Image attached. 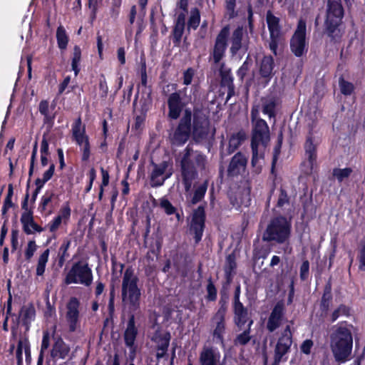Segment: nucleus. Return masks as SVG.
Segmentation results:
<instances>
[{
    "label": "nucleus",
    "instance_id": "nucleus-1",
    "mask_svg": "<svg viewBox=\"0 0 365 365\" xmlns=\"http://www.w3.org/2000/svg\"><path fill=\"white\" fill-rule=\"evenodd\" d=\"M259 110L253 107L251 110L252 123L251 149V166L253 172L259 174L265 163V153L270 142L269 128L266 121L259 118Z\"/></svg>",
    "mask_w": 365,
    "mask_h": 365
},
{
    "label": "nucleus",
    "instance_id": "nucleus-2",
    "mask_svg": "<svg viewBox=\"0 0 365 365\" xmlns=\"http://www.w3.org/2000/svg\"><path fill=\"white\" fill-rule=\"evenodd\" d=\"M182 182L186 192L190 190L193 181L197 178V168H204L206 158L188 145L179 154Z\"/></svg>",
    "mask_w": 365,
    "mask_h": 365
},
{
    "label": "nucleus",
    "instance_id": "nucleus-3",
    "mask_svg": "<svg viewBox=\"0 0 365 365\" xmlns=\"http://www.w3.org/2000/svg\"><path fill=\"white\" fill-rule=\"evenodd\" d=\"M353 338L346 324L332 327L330 334V347L336 361L345 362L351 353Z\"/></svg>",
    "mask_w": 365,
    "mask_h": 365
},
{
    "label": "nucleus",
    "instance_id": "nucleus-4",
    "mask_svg": "<svg viewBox=\"0 0 365 365\" xmlns=\"http://www.w3.org/2000/svg\"><path fill=\"white\" fill-rule=\"evenodd\" d=\"M344 16L341 0H328L325 20V33L331 40L339 41L343 35L339 28Z\"/></svg>",
    "mask_w": 365,
    "mask_h": 365
},
{
    "label": "nucleus",
    "instance_id": "nucleus-5",
    "mask_svg": "<svg viewBox=\"0 0 365 365\" xmlns=\"http://www.w3.org/2000/svg\"><path fill=\"white\" fill-rule=\"evenodd\" d=\"M138 278L131 268L123 273L122 281V299L133 309L138 308L140 299V289L138 286Z\"/></svg>",
    "mask_w": 365,
    "mask_h": 365
},
{
    "label": "nucleus",
    "instance_id": "nucleus-6",
    "mask_svg": "<svg viewBox=\"0 0 365 365\" xmlns=\"http://www.w3.org/2000/svg\"><path fill=\"white\" fill-rule=\"evenodd\" d=\"M290 232L291 222L284 217H277L268 224L263 233L262 240L282 244L289 240Z\"/></svg>",
    "mask_w": 365,
    "mask_h": 365
},
{
    "label": "nucleus",
    "instance_id": "nucleus-7",
    "mask_svg": "<svg viewBox=\"0 0 365 365\" xmlns=\"http://www.w3.org/2000/svg\"><path fill=\"white\" fill-rule=\"evenodd\" d=\"M266 22L269 34L267 40L268 46L277 56L278 49L282 47L284 43V33L280 24V19L272 11H268L266 14Z\"/></svg>",
    "mask_w": 365,
    "mask_h": 365
},
{
    "label": "nucleus",
    "instance_id": "nucleus-8",
    "mask_svg": "<svg viewBox=\"0 0 365 365\" xmlns=\"http://www.w3.org/2000/svg\"><path fill=\"white\" fill-rule=\"evenodd\" d=\"M192 111L185 109L178 125L170 133L169 138L172 145L182 146L185 144L191 135Z\"/></svg>",
    "mask_w": 365,
    "mask_h": 365
},
{
    "label": "nucleus",
    "instance_id": "nucleus-9",
    "mask_svg": "<svg viewBox=\"0 0 365 365\" xmlns=\"http://www.w3.org/2000/svg\"><path fill=\"white\" fill-rule=\"evenodd\" d=\"M307 127L308 133L304 144V150L310 168L312 169L317 160V146L319 144V129L317 121L312 117L307 118Z\"/></svg>",
    "mask_w": 365,
    "mask_h": 365
},
{
    "label": "nucleus",
    "instance_id": "nucleus-10",
    "mask_svg": "<svg viewBox=\"0 0 365 365\" xmlns=\"http://www.w3.org/2000/svg\"><path fill=\"white\" fill-rule=\"evenodd\" d=\"M92 280V271L88 264L76 262L67 273L65 283L66 284H81L88 287L91 284Z\"/></svg>",
    "mask_w": 365,
    "mask_h": 365
},
{
    "label": "nucleus",
    "instance_id": "nucleus-11",
    "mask_svg": "<svg viewBox=\"0 0 365 365\" xmlns=\"http://www.w3.org/2000/svg\"><path fill=\"white\" fill-rule=\"evenodd\" d=\"M306 21L301 19L298 21L297 27L290 41V48L292 53L298 57L302 56L307 51L306 43Z\"/></svg>",
    "mask_w": 365,
    "mask_h": 365
},
{
    "label": "nucleus",
    "instance_id": "nucleus-12",
    "mask_svg": "<svg viewBox=\"0 0 365 365\" xmlns=\"http://www.w3.org/2000/svg\"><path fill=\"white\" fill-rule=\"evenodd\" d=\"M220 308L211 319V326L214 339H217L220 343H223L227 304L226 301L220 299Z\"/></svg>",
    "mask_w": 365,
    "mask_h": 365
},
{
    "label": "nucleus",
    "instance_id": "nucleus-13",
    "mask_svg": "<svg viewBox=\"0 0 365 365\" xmlns=\"http://www.w3.org/2000/svg\"><path fill=\"white\" fill-rule=\"evenodd\" d=\"M192 136L196 142H201L212 137L214 132L210 131L209 120L203 115L194 114Z\"/></svg>",
    "mask_w": 365,
    "mask_h": 365
},
{
    "label": "nucleus",
    "instance_id": "nucleus-14",
    "mask_svg": "<svg viewBox=\"0 0 365 365\" xmlns=\"http://www.w3.org/2000/svg\"><path fill=\"white\" fill-rule=\"evenodd\" d=\"M205 221V207L200 205L193 211L190 225V232L192 235H194L196 243H198L202 239Z\"/></svg>",
    "mask_w": 365,
    "mask_h": 365
},
{
    "label": "nucleus",
    "instance_id": "nucleus-15",
    "mask_svg": "<svg viewBox=\"0 0 365 365\" xmlns=\"http://www.w3.org/2000/svg\"><path fill=\"white\" fill-rule=\"evenodd\" d=\"M292 344V334L290 330V326L287 324L275 345L274 356H277V359H287L286 355L289 351Z\"/></svg>",
    "mask_w": 365,
    "mask_h": 365
},
{
    "label": "nucleus",
    "instance_id": "nucleus-16",
    "mask_svg": "<svg viewBox=\"0 0 365 365\" xmlns=\"http://www.w3.org/2000/svg\"><path fill=\"white\" fill-rule=\"evenodd\" d=\"M80 301L76 297H71L67 302L66 320L70 331H75L79 327Z\"/></svg>",
    "mask_w": 365,
    "mask_h": 365
},
{
    "label": "nucleus",
    "instance_id": "nucleus-17",
    "mask_svg": "<svg viewBox=\"0 0 365 365\" xmlns=\"http://www.w3.org/2000/svg\"><path fill=\"white\" fill-rule=\"evenodd\" d=\"M285 322H287V319L285 317L284 304L282 302H278L269 316L267 329L269 331L273 332Z\"/></svg>",
    "mask_w": 365,
    "mask_h": 365
},
{
    "label": "nucleus",
    "instance_id": "nucleus-18",
    "mask_svg": "<svg viewBox=\"0 0 365 365\" xmlns=\"http://www.w3.org/2000/svg\"><path fill=\"white\" fill-rule=\"evenodd\" d=\"M200 365H222L221 354L217 348L204 346L199 355Z\"/></svg>",
    "mask_w": 365,
    "mask_h": 365
},
{
    "label": "nucleus",
    "instance_id": "nucleus-19",
    "mask_svg": "<svg viewBox=\"0 0 365 365\" xmlns=\"http://www.w3.org/2000/svg\"><path fill=\"white\" fill-rule=\"evenodd\" d=\"M167 102L168 107V117L172 120L178 119L185 106L180 93L175 92L169 95Z\"/></svg>",
    "mask_w": 365,
    "mask_h": 365
},
{
    "label": "nucleus",
    "instance_id": "nucleus-20",
    "mask_svg": "<svg viewBox=\"0 0 365 365\" xmlns=\"http://www.w3.org/2000/svg\"><path fill=\"white\" fill-rule=\"evenodd\" d=\"M229 33V27L225 26L216 38L212 53L213 60L215 63H219L224 56L227 48V39Z\"/></svg>",
    "mask_w": 365,
    "mask_h": 365
},
{
    "label": "nucleus",
    "instance_id": "nucleus-21",
    "mask_svg": "<svg viewBox=\"0 0 365 365\" xmlns=\"http://www.w3.org/2000/svg\"><path fill=\"white\" fill-rule=\"evenodd\" d=\"M170 334L168 331H156L151 338L152 341L155 344L157 349L156 357L159 360L165 356L168 351L170 341Z\"/></svg>",
    "mask_w": 365,
    "mask_h": 365
},
{
    "label": "nucleus",
    "instance_id": "nucleus-22",
    "mask_svg": "<svg viewBox=\"0 0 365 365\" xmlns=\"http://www.w3.org/2000/svg\"><path fill=\"white\" fill-rule=\"evenodd\" d=\"M168 163L163 161L160 164H154L151 173L150 182L153 187L161 186L165 180L168 179L171 173H166Z\"/></svg>",
    "mask_w": 365,
    "mask_h": 365
},
{
    "label": "nucleus",
    "instance_id": "nucleus-23",
    "mask_svg": "<svg viewBox=\"0 0 365 365\" xmlns=\"http://www.w3.org/2000/svg\"><path fill=\"white\" fill-rule=\"evenodd\" d=\"M36 318V309L33 304H27L21 307L19 312V323L25 327V331L30 329L31 323Z\"/></svg>",
    "mask_w": 365,
    "mask_h": 365
},
{
    "label": "nucleus",
    "instance_id": "nucleus-24",
    "mask_svg": "<svg viewBox=\"0 0 365 365\" xmlns=\"http://www.w3.org/2000/svg\"><path fill=\"white\" fill-rule=\"evenodd\" d=\"M247 163V158L242 153H237L232 157L229 165L228 175L231 176L240 175L245 170Z\"/></svg>",
    "mask_w": 365,
    "mask_h": 365
},
{
    "label": "nucleus",
    "instance_id": "nucleus-25",
    "mask_svg": "<svg viewBox=\"0 0 365 365\" xmlns=\"http://www.w3.org/2000/svg\"><path fill=\"white\" fill-rule=\"evenodd\" d=\"M72 138L79 146L89 141V138L86 133V127L82 124L81 119L78 118L72 125Z\"/></svg>",
    "mask_w": 365,
    "mask_h": 365
},
{
    "label": "nucleus",
    "instance_id": "nucleus-26",
    "mask_svg": "<svg viewBox=\"0 0 365 365\" xmlns=\"http://www.w3.org/2000/svg\"><path fill=\"white\" fill-rule=\"evenodd\" d=\"M21 222L24 232L27 235L34 234L35 232H41L43 231V228L34 222L33 212H24L21 217Z\"/></svg>",
    "mask_w": 365,
    "mask_h": 365
},
{
    "label": "nucleus",
    "instance_id": "nucleus-27",
    "mask_svg": "<svg viewBox=\"0 0 365 365\" xmlns=\"http://www.w3.org/2000/svg\"><path fill=\"white\" fill-rule=\"evenodd\" d=\"M137 334L138 329L135 324V317L134 315H131L124 332V340L127 346L131 349L133 348Z\"/></svg>",
    "mask_w": 365,
    "mask_h": 365
},
{
    "label": "nucleus",
    "instance_id": "nucleus-28",
    "mask_svg": "<svg viewBox=\"0 0 365 365\" xmlns=\"http://www.w3.org/2000/svg\"><path fill=\"white\" fill-rule=\"evenodd\" d=\"M23 351H24L25 353L26 360L28 361L31 356V351L29 341L26 336L21 337L18 341L16 350L17 365H23Z\"/></svg>",
    "mask_w": 365,
    "mask_h": 365
},
{
    "label": "nucleus",
    "instance_id": "nucleus-29",
    "mask_svg": "<svg viewBox=\"0 0 365 365\" xmlns=\"http://www.w3.org/2000/svg\"><path fill=\"white\" fill-rule=\"evenodd\" d=\"M69 352L70 347L62 339H56L51 350V356L63 359L68 355Z\"/></svg>",
    "mask_w": 365,
    "mask_h": 365
},
{
    "label": "nucleus",
    "instance_id": "nucleus-30",
    "mask_svg": "<svg viewBox=\"0 0 365 365\" xmlns=\"http://www.w3.org/2000/svg\"><path fill=\"white\" fill-rule=\"evenodd\" d=\"M235 323L241 329L248 322V314L242 304H234Z\"/></svg>",
    "mask_w": 365,
    "mask_h": 365
},
{
    "label": "nucleus",
    "instance_id": "nucleus-31",
    "mask_svg": "<svg viewBox=\"0 0 365 365\" xmlns=\"http://www.w3.org/2000/svg\"><path fill=\"white\" fill-rule=\"evenodd\" d=\"M262 111L264 115H268L270 118H275V109L277 106V101L274 98L267 96L262 98Z\"/></svg>",
    "mask_w": 365,
    "mask_h": 365
},
{
    "label": "nucleus",
    "instance_id": "nucleus-32",
    "mask_svg": "<svg viewBox=\"0 0 365 365\" xmlns=\"http://www.w3.org/2000/svg\"><path fill=\"white\" fill-rule=\"evenodd\" d=\"M243 36V29L237 27L232 33L231 38L230 51L232 54H236L242 47V40Z\"/></svg>",
    "mask_w": 365,
    "mask_h": 365
},
{
    "label": "nucleus",
    "instance_id": "nucleus-33",
    "mask_svg": "<svg viewBox=\"0 0 365 365\" xmlns=\"http://www.w3.org/2000/svg\"><path fill=\"white\" fill-rule=\"evenodd\" d=\"M245 138L246 135L243 131L233 134L229 140L228 151L225 154L229 155L233 153L242 144Z\"/></svg>",
    "mask_w": 365,
    "mask_h": 365
},
{
    "label": "nucleus",
    "instance_id": "nucleus-34",
    "mask_svg": "<svg viewBox=\"0 0 365 365\" xmlns=\"http://www.w3.org/2000/svg\"><path fill=\"white\" fill-rule=\"evenodd\" d=\"M274 68V60L272 56H264L260 64L259 72L262 77L270 78Z\"/></svg>",
    "mask_w": 365,
    "mask_h": 365
},
{
    "label": "nucleus",
    "instance_id": "nucleus-35",
    "mask_svg": "<svg viewBox=\"0 0 365 365\" xmlns=\"http://www.w3.org/2000/svg\"><path fill=\"white\" fill-rule=\"evenodd\" d=\"M207 189V182L197 186L193 194L190 195V200H188L189 204L193 205L200 202L204 198Z\"/></svg>",
    "mask_w": 365,
    "mask_h": 365
},
{
    "label": "nucleus",
    "instance_id": "nucleus-36",
    "mask_svg": "<svg viewBox=\"0 0 365 365\" xmlns=\"http://www.w3.org/2000/svg\"><path fill=\"white\" fill-rule=\"evenodd\" d=\"M252 320H250L247 325V329H246L242 333L239 334L236 336L234 341L235 345L244 346L246 345L250 341L252 338L250 336V327L252 324Z\"/></svg>",
    "mask_w": 365,
    "mask_h": 365
},
{
    "label": "nucleus",
    "instance_id": "nucleus-37",
    "mask_svg": "<svg viewBox=\"0 0 365 365\" xmlns=\"http://www.w3.org/2000/svg\"><path fill=\"white\" fill-rule=\"evenodd\" d=\"M56 39L58 48L61 50H65L68 43V36L66 34L65 29L62 26H59L57 28Z\"/></svg>",
    "mask_w": 365,
    "mask_h": 365
},
{
    "label": "nucleus",
    "instance_id": "nucleus-38",
    "mask_svg": "<svg viewBox=\"0 0 365 365\" xmlns=\"http://www.w3.org/2000/svg\"><path fill=\"white\" fill-rule=\"evenodd\" d=\"M49 250L46 249L38 257L36 265V275L42 276L45 272L46 266L48 260Z\"/></svg>",
    "mask_w": 365,
    "mask_h": 365
},
{
    "label": "nucleus",
    "instance_id": "nucleus-39",
    "mask_svg": "<svg viewBox=\"0 0 365 365\" xmlns=\"http://www.w3.org/2000/svg\"><path fill=\"white\" fill-rule=\"evenodd\" d=\"M200 22V11L197 8H193L190 10V17L187 22V27L189 29H197Z\"/></svg>",
    "mask_w": 365,
    "mask_h": 365
},
{
    "label": "nucleus",
    "instance_id": "nucleus-40",
    "mask_svg": "<svg viewBox=\"0 0 365 365\" xmlns=\"http://www.w3.org/2000/svg\"><path fill=\"white\" fill-rule=\"evenodd\" d=\"M81 58V50L78 46L73 48L71 67L74 71L75 76H77L80 71L79 63Z\"/></svg>",
    "mask_w": 365,
    "mask_h": 365
},
{
    "label": "nucleus",
    "instance_id": "nucleus-41",
    "mask_svg": "<svg viewBox=\"0 0 365 365\" xmlns=\"http://www.w3.org/2000/svg\"><path fill=\"white\" fill-rule=\"evenodd\" d=\"M54 196V193L52 191H46L41 198L38 210L41 212H43L47 210L48 207H51L52 199Z\"/></svg>",
    "mask_w": 365,
    "mask_h": 365
},
{
    "label": "nucleus",
    "instance_id": "nucleus-42",
    "mask_svg": "<svg viewBox=\"0 0 365 365\" xmlns=\"http://www.w3.org/2000/svg\"><path fill=\"white\" fill-rule=\"evenodd\" d=\"M225 16L229 19L237 16V13L235 11L236 0H225Z\"/></svg>",
    "mask_w": 365,
    "mask_h": 365
},
{
    "label": "nucleus",
    "instance_id": "nucleus-43",
    "mask_svg": "<svg viewBox=\"0 0 365 365\" xmlns=\"http://www.w3.org/2000/svg\"><path fill=\"white\" fill-rule=\"evenodd\" d=\"M236 268V263L235 262V258L232 255H228L226 259V264L225 267V272L226 277L228 280H230L233 271Z\"/></svg>",
    "mask_w": 365,
    "mask_h": 365
},
{
    "label": "nucleus",
    "instance_id": "nucleus-44",
    "mask_svg": "<svg viewBox=\"0 0 365 365\" xmlns=\"http://www.w3.org/2000/svg\"><path fill=\"white\" fill-rule=\"evenodd\" d=\"M352 170L349 168L344 169L335 168L333 170V175L338 180L339 182H342L344 179L349 177Z\"/></svg>",
    "mask_w": 365,
    "mask_h": 365
},
{
    "label": "nucleus",
    "instance_id": "nucleus-45",
    "mask_svg": "<svg viewBox=\"0 0 365 365\" xmlns=\"http://www.w3.org/2000/svg\"><path fill=\"white\" fill-rule=\"evenodd\" d=\"M160 207L168 215L175 213V207L171 204V202L168 199L165 197L160 199Z\"/></svg>",
    "mask_w": 365,
    "mask_h": 365
},
{
    "label": "nucleus",
    "instance_id": "nucleus-46",
    "mask_svg": "<svg viewBox=\"0 0 365 365\" xmlns=\"http://www.w3.org/2000/svg\"><path fill=\"white\" fill-rule=\"evenodd\" d=\"M331 299V294L329 289H326L321 301V309L324 312H327L329 309V303Z\"/></svg>",
    "mask_w": 365,
    "mask_h": 365
},
{
    "label": "nucleus",
    "instance_id": "nucleus-47",
    "mask_svg": "<svg viewBox=\"0 0 365 365\" xmlns=\"http://www.w3.org/2000/svg\"><path fill=\"white\" fill-rule=\"evenodd\" d=\"M57 216L63 220L64 224L67 223L71 216V208L68 203L62 206Z\"/></svg>",
    "mask_w": 365,
    "mask_h": 365
},
{
    "label": "nucleus",
    "instance_id": "nucleus-48",
    "mask_svg": "<svg viewBox=\"0 0 365 365\" xmlns=\"http://www.w3.org/2000/svg\"><path fill=\"white\" fill-rule=\"evenodd\" d=\"M339 87L341 92L344 95H350L353 90H354V86L352 83L344 81V79H340L339 81Z\"/></svg>",
    "mask_w": 365,
    "mask_h": 365
},
{
    "label": "nucleus",
    "instance_id": "nucleus-49",
    "mask_svg": "<svg viewBox=\"0 0 365 365\" xmlns=\"http://www.w3.org/2000/svg\"><path fill=\"white\" fill-rule=\"evenodd\" d=\"M37 250V245L34 240L28 242L27 247L25 250V257L27 260H30Z\"/></svg>",
    "mask_w": 365,
    "mask_h": 365
},
{
    "label": "nucleus",
    "instance_id": "nucleus-50",
    "mask_svg": "<svg viewBox=\"0 0 365 365\" xmlns=\"http://www.w3.org/2000/svg\"><path fill=\"white\" fill-rule=\"evenodd\" d=\"M349 314L348 308L344 305H340L331 315V321L335 322L340 316L347 315Z\"/></svg>",
    "mask_w": 365,
    "mask_h": 365
},
{
    "label": "nucleus",
    "instance_id": "nucleus-51",
    "mask_svg": "<svg viewBox=\"0 0 365 365\" xmlns=\"http://www.w3.org/2000/svg\"><path fill=\"white\" fill-rule=\"evenodd\" d=\"M185 26L175 25L173 29V39L175 43H179L184 32Z\"/></svg>",
    "mask_w": 365,
    "mask_h": 365
},
{
    "label": "nucleus",
    "instance_id": "nucleus-52",
    "mask_svg": "<svg viewBox=\"0 0 365 365\" xmlns=\"http://www.w3.org/2000/svg\"><path fill=\"white\" fill-rule=\"evenodd\" d=\"M121 1L113 0L111 7L110 9V15L112 18L116 19L119 14Z\"/></svg>",
    "mask_w": 365,
    "mask_h": 365
},
{
    "label": "nucleus",
    "instance_id": "nucleus-53",
    "mask_svg": "<svg viewBox=\"0 0 365 365\" xmlns=\"http://www.w3.org/2000/svg\"><path fill=\"white\" fill-rule=\"evenodd\" d=\"M63 223V220H61L60 217L56 216L53 218V220L49 222L48 225V229L50 232H55L61 226V225Z\"/></svg>",
    "mask_w": 365,
    "mask_h": 365
},
{
    "label": "nucleus",
    "instance_id": "nucleus-54",
    "mask_svg": "<svg viewBox=\"0 0 365 365\" xmlns=\"http://www.w3.org/2000/svg\"><path fill=\"white\" fill-rule=\"evenodd\" d=\"M79 147L82 152V160L87 161L89 159L91 154L89 141L86 143L85 144L79 145Z\"/></svg>",
    "mask_w": 365,
    "mask_h": 365
},
{
    "label": "nucleus",
    "instance_id": "nucleus-55",
    "mask_svg": "<svg viewBox=\"0 0 365 365\" xmlns=\"http://www.w3.org/2000/svg\"><path fill=\"white\" fill-rule=\"evenodd\" d=\"M309 263L307 260L303 262L300 267V278L305 280L309 275Z\"/></svg>",
    "mask_w": 365,
    "mask_h": 365
},
{
    "label": "nucleus",
    "instance_id": "nucleus-56",
    "mask_svg": "<svg viewBox=\"0 0 365 365\" xmlns=\"http://www.w3.org/2000/svg\"><path fill=\"white\" fill-rule=\"evenodd\" d=\"M313 346V341L311 339H307L301 345V351L305 354H309Z\"/></svg>",
    "mask_w": 365,
    "mask_h": 365
},
{
    "label": "nucleus",
    "instance_id": "nucleus-57",
    "mask_svg": "<svg viewBox=\"0 0 365 365\" xmlns=\"http://www.w3.org/2000/svg\"><path fill=\"white\" fill-rule=\"evenodd\" d=\"M71 245V241L70 240H66L63 242V243L61 245L59 251L61 253V261H63L66 257H68L67 250L69 248Z\"/></svg>",
    "mask_w": 365,
    "mask_h": 365
},
{
    "label": "nucleus",
    "instance_id": "nucleus-58",
    "mask_svg": "<svg viewBox=\"0 0 365 365\" xmlns=\"http://www.w3.org/2000/svg\"><path fill=\"white\" fill-rule=\"evenodd\" d=\"M207 298L210 301H214L217 297V290L212 282H210L207 287Z\"/></svg>",
    "mask_w": 365,
    "mask_h": 365
},
{
    "label": "nucleus",
    "instance_id": "nucleus-59",
    "mask_svg": "<svg viewBox=\"0 0 365 365\" xmlns=\"http://www.w3.org/2000/svg\"><path fill=\"white\" fill-rule=\"evenodd\" d=\"M50 345V336L49 333L48 331H44L41 346V353H43L45 350H46Z\"/></svg>",
    "mask_w": 365,
    "mask_h": 365
},
{
    "label": "nucleus",
    "instance_id": "nucleus-60",
    "mask_svg": "<svg viewBox=\"0 0 365 365\" xmlns=\"http://www.w3.org/2000/svg\"><path fill=\"white\" fill-rule=\"evenodd\" d=\"M194 76V71L192 68H188L184 72L183 83L185 85H190L192 82Z\"/></svg>",
    "mask_w": 365,
    "mask_h": 365
},
{
    "label": "nucleus",
    "instance_id": "nucleus-61",
    "mask_svg": "<svg viewBox=\"0 0 365 365\" xmlns=\"http://www.w3.org/2000/svg\"><path fill=\"white\" fill-rule=\"evenodd\" d=\"M288 202V197L286 192L283 190H281L277 200L278 207H282L284 204Z\"/></svg>",
    "mask_w": 365,
    "mask_h": 365
},
{
    "label": "nucleus",
    "instance_id": "nucleus-62",
    "mask_svg": "<svg viewBox=\"0 0 365 365\" xmlns=\"http://www.w3.org/2000/svg\"><path fill=\"white\" fill-rule=\"evenodd\" d=\"M54 170H55V165L54 164H51L48 168V170H46L43 175V179H44V181H48L53 176V173H54Z\"/></svg>",
    "mask_w": 365,
    "mask_h": 365
},
{
    "label": "nucleus",
    "instance_id": "nucleus-63",
    "mask_svg": "<svg viewBox=\"0 0 365 365\" xmlns=\"http://www.w3.org/2000/svg\"><path fill=\"white\" fill-rule=\"evenodd\" d=\"M38 109H39V112L42 115H46V113H48V109H49L48 103L46 101H41L39 104Z\"/></svg>",
    "mask_w": 365,
    "mask_h": 365
},
{
    "label": "nucleus",
    "instance_id": "nucleus-64",
    "mask_svg": "<svg viewBox=\"0 0 365 365\" xmlns=\"http://www.w3.org/2000/svg\"><path fill=\"white\" fill-rule=\"evenodd\" d=\"M41 154L48 155V143L46 138H43L41 144Z\"/></svg>",
    "mask_w": 365,
    "mask_h": 365
}]
</instances>
